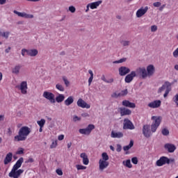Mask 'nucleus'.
Masks as SVG:
<instances>
[{"label":"nucleus","instance_id":"56","mask_svg":"<svg viewBox=\"0 0 178 178\" xmlns=\"http://www.w3.org/2000/svg\"><path fill=\"white\" fill-rule=\"evenodd\" d=\"M81 116L82 118H90V114H88V113H83Z\"/></svg>","mask_w":178,"mask_h":178},{"label":"nucleus","instance_id":"39","mask_svg":"<svg viewBox=\"0 0 178 178\" xmlns=\"http://www.w3.org/2000/svg\"><path fill=\"white\" fill-rule=\"evenodd\" d=\"M119 94H120V97H126V95L129 94V91L127 90V89H125L120 92Z\"/></svg>","mask_w":178,"mask_h":178},{"label":"nucleus","instance_id":"9","mask_svg":"<svg viewBox=\"0 0 178 178\" xmlns=\"http://www.w3.org/2000/svg\"><path fill=\"white\" fill-rule=\"evenodd\" d=\"M136 127L130 120L125 118L123 122V129L124 130H134Z\"/></svg>","mask_w":178,"mask_h":178},{"label":"nucleus","instance_id":"13","mask_svg":"<svg viewBox=\"0 0 178 178\" xmlns=\"http://www.w3.org/2000/svg\"><path fill=\"white\" fill-rule=\"evenodd\" d=\"M162 102L161 100H154L149 103H148V108H151L152 109H156L161 106Z\"/></svg>","mask_w":178,"mask_h":178},{"label":"nucleus","instance_id":"23","mask_svg":"<svg viewBox=\"0 0 178 178\" xmlns=\"http://www.w3.org/2000/svg\"><path fill=\"white\" fill-rule=\"evenodd\" d=\"M123 137V132L112 131L111 134V138H122Z\"/></svg>","mask_w":178,"mask_h":178},{"label":"nucleus","instance_id":"40","mask_svg":"<svg viewBox=\"0 0 178 178\" xmlns=\"http://www.w3.org/2000/svg\"><path fill=\"white\" fill-rule=\"evenodd\" d=\"M16 154L17 155H23V154H24V149H23L22 147L18 148Z\"/></svg>","mask_w":178,"mask_h":178},{"label":"nucleus","instance_id":"22","mask_svg":"<svg viewBox=\"0 0 178 178\" xmlns=\"http://www.w3.org/2000/svg\"><path fill=\"white\" fill-rule=\"evenodd\" d=\"M164 148L167 149L168 152H175L176 151V146L172 143H166L164 146Z\"/></svg>","mask_w":178,"mask_h":178},{"label":"nucleus","instance_id":"54","mask_svg":"<svg viewBox=\"0 0 178 178\" xmlns=\"http://www.w3.org/2000/svg\"><path fill=\"white\" fill-rule=\"evenodd\" d=\"M56 173H57V175H58V176H62V175H63V172L60 169H57L56 170Z\"/></svg>","mask_w":178,"mask_h":178},{"label":"nucleus","instance_id":"17","mask_svg":"<svg viewBox=\"0 0 178 178\" xmlns=\"http://www.w3.org/2000/svg\"><path fill=\"white\" fill-rule=\"evenodd\" d=\"M136 77V71H131L130 74H127L124 78L125 83H131Z\"/></svg>","mask_w":178,"mask_h":178},{"label":"nucleus","instance_id":"59","mask_svg":"<svg viewBox=\"0 0 178 178\" xmlns=\"http://www.w3.org/2000/svg\"><path fill=\"white\" fill-rule=\"evenodd\" d=\"M90 4L88 3V4H87V6H86V9L85 10L86 13H88V12L90 11Z\"/></svg>","mask_w":178,"mask_h":178},{"label":"nucleus","instance_id":"24","mask_svg":"<svg viewBox=\"0 0 178 178\" xmlns=\"http://www.w3.org/2000/svg\"><path fill=\"white\" fill-rule=\"evenodd\" d=\"M81 158L83 159L82 162L83 165H88L90 163V160L88 159V156L86 153H81L80 154Z\"/></svg>","mask_w":178,"mask_h":178},{"label":"nucleus","instance_id":"2","mask_svg":"<svg viewBox=\"0 0 178 178\" xmlns=\"http://www.w3.org/2000/svg\"><path fill=\"white\" fill-rule=\"evenodd\" d=\"M23 162H24V159L23 157H20L15 164L13 165V168L11 169V171L9 172L8 176L9 177L13 178H19L20 177L21 175L24 172V170L19 169V168H22V165L23 164Z\"/></svg>","mask_w":178,"mask_h":178},{"label":"nucleus","instance_id":"18","mask_svg":"<svg viewBox=\"0 0 178 178\" xmlns=\"http://www.w3.org/2000/svg\"><path fill=\"white\" fill-rule=\"evenodd\" d=\"M120 76H126L130 73V68L124 66H122L118 70Z\"/></svg>","mask_w":178,"mask_h":178},{"label":"nucleus","instance_id":"5","mask_svg":"<svg viewBox=\"0 0 178 178\" xmlns=\"http://www.w3.org/2000/svg\"><path fill=\"white\" fill-rule=\"evenodd\" d=\"M21 54L22 56H26V55H27L28 56L35 58V56L38 55V50L36 49H22L21 50Z\"/></svg>","mask_w":178,"mask_h":178},{"label":"nucleus","instance_id":"37","mask_svg":"<svg viewBox=\"0 0 178 178\" xmlns=\"http://www.w3.org/2000/svg\"><path fill=\"white\" fill-rule=\"evenodd\" d=\"M76 168L77 170H86V169H87V167H86L83 165L77 164L76 165Z\"/></svg>","mask_w":178,"mask_h":178},{"label":"nucleus","instance_id":"27","mask_svg":"<svg viewBox=\"0 0 178 178\" xmlns=\"http://www.w3.org/2000/svg\"><path fill=\"white\" fill-rule=\"evenodd\" d=\"M21 69H22V65L20 64H18L13 68L12 73L13 74H19L20 73Z\"/></svg>","mask_w":178,"mask_h":178},{"label":"nucleus","instance_id":"34","mask_svg":"<svg viewBox=\"0 0 178 178\" xmlns=\"http://www.w3.org/2000/svg\"><path fill=\"white\" fill-rule=\"evenodd\" d=\"M9 31H6V32H1L0 37H3V38H6V40H8L9 38Z\"/></svg>","mask_w":178,"mask_h":178},{"label":"nucleus","instance_id":"11","mask_svg":"<svg viewBox=\"0 0 178 178\" xmlns=\"http://www.w3.org/2000/svg\"><path fill=\"white\" fill-rule=\"evenodd\" d=\"M76 105L79 108H83V109H90L91 108V105L87 104V102H86L83 99H79L76 102Z\"/></svg>","mask_w":178,"mask_h":178},{"label":"nucleus","instance_id":"46","mask_svg":"<svg viewBox=\"0 0 178 178\" xmlns=\"http://www.w3.org/2000/svg\"><path fill=\"white\" fill-rule=\"evenodd\" d=\"M68 10L70 12H71V13H74V12H76V8L73 6H70L69 8H68Z\"/></svg>","mask_w":178,"mask_h":178},{"label":"nucleus","instance_id":"10","mask_svg":"<svg viewBox=\"0 0 178 178\" xmlns=\"http://www.w3.org/2000/svg\"><path fill=\"white\" fill-rule=\"evenodd\" d=\"M17 88H18V90H20L21 93L23 94V95H26V94H27V90L29 88V87L27 86V81H24L21 82L19 86H17Z\"/></svg>","mask_w":178,"mask_h":178},{"label":"nucleus","instance_id":"41","mask_svg":"<svg viewBox=\"0 0 178 178\" xmlns=\"http://www.w3.org/2000/svg\"><path fill=\"white\" fill-rule=\"evenodd\" d=\"M63 80L66 87H69V86L70 85V82L69 81V80H67V78H66V76H63Z\"/></svg>","mask_w":178,"mask_h":178},{"label":"nucleus","instance_id":"38","mask_svg":"<svg viewBox=\"0 0 178 178\" xmlns=\"http://www.w3.org/2000/svg\"><path fill=\"white\" fill-rule=\"evenodd\" d=\"M56 88L57 90H58V91H61L62 92H63V91H65V88L63 87V86L58 83L56 85Z\"/></svg>","mask_w":178,"mask_h":178},{"label":"nucleus","instance_id":"14","mask_svg":"<svg viewBox=\"0 0 178 178\" xmlns=\"http://www.w3.org/2000/svg\"><path fill=\"white\" fill-rule=\"evenodd\" d=\"M147 12H148V6L141 7L136 11V17H143Z\"/></svg>","mask_w":178,"mask_h":178},{"label":"nucleus","instance_id":"12","mask_svg":"<svg viewBox=\"0 0 178 178\" xmlns=\"http://www.w3.org/2000/svg\"><path fill=\"white\" fill-rule=\"evenodd\" d=\"M13 13H15V15H17V16H19V17H24V19H33L34 18V15L33 14H27L24 12L20 13L16 10H15L13 11Z\"/></svg>","mask_w":178,"mask_h":178},{"label":"nucleus","instance_id":"45","mask_svg":"<svg viewBox=\"0 0 178 178\" xmlns=\"http://www.w3.org/2000/svg\"><path fill=\"white\" fill-rule=\"evenodd\" d=\"M111 97H112V98H119V97H120V95L119 92H113V93L111 95Z\"/></svg>","mask_w":178,"mask_h":178},{"label":"nucleus","instance_id":"7","mask_svg":"<svg viewBox=\"0 0 178 178\" xmlns=\"http://www.w3.org/2000/svg\"><path fill=\"white\" fill-rule=\"evenodd\" d=\"M136 77H141V79H147V69L145 67H140L135 71Z\"/></svg>","mask_w":178,"mask_h":178},{"label":"nucleus","instance_id":"3","mask_svg":"<svg viewBox=\"0 0 178 178\" xmlns=\"http://www.w3.org/2000/svg\"><path fill=\"white\" fill-rule=\"evenodd\" d=\"M30 133H31V129L30 127L27 126L22 127L18 131V134L14 137V141H26Z\"/></svg>","mask_w":178,"mask_h":178},{"label":"nucleus","instance_id":"6","mask_svg":"<svg viewBox=\"0 0 178 178\" xmlns=\"http://www.w3.org/2000/svg\"><path fill=\"white\" fill-rule=\"evenodd\" d=\"M94 129H95V125L90 124L89 125H88L86 128L79 129V132L80 133V134L90 136V134H91V132L92 131V130H94Z\"/></svg>","mask_w":178,"mask_h":178},{"label":"nucleus","instance_id":"47","mask_svg":"<svg viewBox=\"0 0 178 178\" xmlns=\"http://www.w3.org/2000/svg\"><path fill=\"white\" fill-rule=\"evenodd\" d=\"M131 162L134 165H137V163H138V159H137V157H134L131 159Z\"/></svg>","mask_w":178,"mask_h":178},{"label":"nucleus","instance_id":"21","mask_svg":"<svg viewBox=\"0 0 178 178\" xmlns=\"http://www.w3.org/2000/svg\"><path fill=\"white\" fill-rule=\"evenodd\" d=\"M122 106H125L126 108H132L133 109L136 108V104L131 102L129 100H124L122 102Z\"/></svg>","mask_w":178,"mask_h":178},{"label":"nucleus","instance_id":"44","mask_svg":"<svg viewBox=\"0 0 178 178\" xmlns=\"http://www.w3.org/2000/svg\"><path fill=\"white\" fill-rule=\"evenodd\" d=\"M123 62H126V58H121L118 60H115V61L113 62V63H114V64L123 63Z\"/></svg>","mask_w":178,"mask_h":178},{"label":"nucleus","instance_id":"16","mask_svg":"<svg viewBox=\"0 0 178 178\" xmlns=\"http://www.w3.org/2000/svg\"><path fill=\"white\" fill-rule=\"evenodd\" d=\"M147 77H151L155 74V66L154 65H149L146 68Z\"/></svg>","mask_w":178,"mask_h":178},{"label":"nucleus","instance_id":"51","mask_svg":"<svg viewBox=\"0 0 178 178\" xmlns=\"http://www.w3.org/2000/svg\"><path fill=\"white\" fill-rule=\"evenodd\" d=\"M175 159H169L167 157V165L175 163Z\"/></svg>","mask_w":178,"mask_h":178},{"label":"nucleus","instance_id":"32","mask_svg":"<svg viewBox=\"0 0 178 178\" xmlns=\"http://www.w3.org/2000/svg\"><path fill=\"white\" fill-rule=\"evenodd\" d=\"M88 73L89 74H90V78L88 79V86H91V83H92V80L94 79V72H92V70H89Z\"/></svg>","mask_w":178,"mask_h":178},{"label":"nucleus","instance_id":"63","mask_svg":"<svg viewBox=\"0 0 178 178\" xmlns=\"http://www.w3.org/2000/svg\"><path fill=\"white\" fill-rule=\"evenodd\" d=\"M6 3V0H0V5H5Z\"/></svg>","mask_w":178,"mask_h":178},{"label":"nucleus","instance_id":"33","mask_svg":"<svg viewBox=\"0 0 178 178\" xmlns=\"http://www.w3.org/2000/svg\"><path fill=\"white\" fill-rule=\"evenodd\" d=\"M99 161H105L106 162H108V161H109V156H108V153L103 152L102 154V159H100Z\"/></svg>","mask_w":178,"mask_h":178},{"label":"nucleus","instance_id":"64","mask_svg":"<svg viewBox=\"0 0 178 178\" xmlns=\"http://www.w3.org/2000/svg\"><path fill=\"white\" fill-rule=\"evenodd\" d=\"M174 69L178 72V64L174 66Z\"/></svg>","mask_w":178,"mask_h":178},{"label":"nucleus","instance_id":"29","mask_svg":"<svg viewBox=\"0 0 178 178\" xmlns=\"http://www.w3.org/2000/svg\"><path fill=\"white\" fill-rule=\"evenodd\" d=\"M55 101H56V102H58V104H60V102H63V101H65V95L58 94L56 96Z\"/></svg>","mask_w":178,"mask_h":178},{"label":"nucleus","instance_id":"60","mask_svg":"<svg viewBox=\"0 0 178 178\" xmlns=\"http://www.w3.org/2000/svg\"><path fill=\"white\" fill-rule=\"evenodd\" d=\"M5 120V115H0V122H3Z\"/></svg>","mask_w":178,"mask_h":178},{"label":"nucleus","instance_id":"4","mask_svg":"<svg viewBox=\"0 0 178 178\" xmlns=\"http://www.w3.org/2000/svg\"><path fill=\"white\" fill-rule=\"evenodd\" d=\"M163 91H165V93L163 94V97L166 98V97L169 95V92L172 91V83H170V82L165 81L164 84H163L162 86L158 89L157 92L159 94H162Z\"/></svg>","mask_w":178,"mask_h":178},{"label":"nucleus","instance_id":"52","mask_svg":"<svg viewBox=\"0 0 178 178\" xmlns=\"http://www.w3.org/2000/svg\"><path fill=\"white\" fill-rule=\"evenodd\" d=\"M161 5H162V3L159 1L154 2L153 3V6H154V8H159L161 6Z\"/></svg>","mask_w":178,"mask_h":178},{"label":"nucleus","instance_id":"20","mask_svg":"<svg viewBox=\"0 0 178 178\" xmlns=\"http://www.w3.org/2000/svg\"><path fill=\"white\" fill-rule=\"evenodd\" d=\"M168 164L167 157L166 156H161L159 160L156 161V166H163V165Z\"/></svg>","mask_w":178,"mask_h":178},{"label":"nucleus","instance_id":"35","mask_svg":"<svg viewBox=\"0 0 178 178\" xmlns=\"http://www.w3.org/2000/svg\"><path fill=\"white\" fill-rule=\"evenodd\" d=\"M120 44L122 47H129L131 44L130 40H121Z\"/></svg>","mask_w":178,"mask_h":178},{"label":"nucleus","instance_id":"28","mask_svg":"<svg viewBox=\"0 0 178 178\" xmlns=\"http://www.w3.org/2000/svg\"><path fill=\"white\" fill-rule=\"evenodd\" d=\"M73 102H74V99L73 98V97L70 96L65 100L64 104L65 105H66V106H69L72 105Z\"/></svg>","mask_w":178,"mask_h":178},{"label":"nucleus","instance_id":"30","mask_svg":"<svg viewBox=\"0 0 178 178\" xmlns=\"http://www.w3.org/2000/svg\"><path fill=\"white\" fill-rule=\"evenodd\" d=\"M122 165H124V166H126V168H129V169H131V168H133V165H131V161H130V159L124 161L122 162Z\"/></svg>","mask_w":178,"mask_h":178},{"label":"nucleus","instance_id":"1","mask_svg":"<svg viewBox=\"0 0 178 178\" xmlns=\"http://www.w3.org/2000/svg\"><path fill=\"white\" fill-rule=\"evenodd\" d=\"M151 119L152 120L151 129L149 125L148 124H145L143 127V134L145 137H146V138H149V137L152 136V134L151 133H155L162 122V117L161 116L153 115L152 116Z\"/></svg>","mask_w":178,"mask_h":178},{"label":"nucleus","instance_id":"19","mask_svg":"<svg viewBox=\"0 0 178 178\" xmlns=\"http://www.w3.org/2000/svg\"><path fill=\"white\" fill-rule=\"evenodd\" d=\"M120 116H128L131 115V111L126 107H121L119 108Z\"/></svg>","mask_w":178,"mask_h":178},{"label":"nucleus","instance_id":"8","mask_svg":"<svg viewBox=\"0 0 178 178\" xmlns=\"http://www.w3.org/2000/svg\"><path fill=\"white\" fill-rule=\"evenodd\" d=\"M42 97L49 101L50 104H55V95L49 91H44L42 94Z\"/></svg>","mask_w":178,"mask_h":178},{"label":"nucleus","instance_id":"26","mask_svg":"<svg viewBox=\"0 0 178 178\" xmlns=\"http://www.w3.org/2000/svg\"><path fill=\"white\" fill-rule=\"evenodd\" d=\"M101 3H102V1L99 0L97 1L92 2V3H90L89 6H90V9L94 10V9H97L98 8V6H99V5H101Z\"/></svg>","mask_w":178,"mask_h":178},{"label":"nucleus","instance_id":"42","mask_svg":"<svg viewBox=\"0 0 178 178\" xmlns=\"http://www.w3.org/2000/svg\"><path fill=\"white\" fill-rule=\"evenodd\" d=\"M161 133L163 136H169V130L166 128L163 129Z\"/></svg>","mask_w":178,"mask_h":178},{"label":"nucleus","instance_id":"48","mask_svg":"<svg viewBox=\"0 0 178 178\" xmlns=\"http://www.w3.org/2000/svg\"><path fill=\"white\" fill-rule=\"evenodd\" d=\"M80 120H81V118H79L77 115L73 116V122H80Z\"/></svg>","mask_w":178,"mask_h":178},{"label":"nucleus","instance_id":"58","mask_svg":"<svg viewBox=\"0 0 178 178\" xmlns=\"http://www.w3.org/2000/svg\"><path fill=\"white\" fill-rule=\"evenodd\" d=\"M106 83H107L108 84H111V83H113V78L106 79Z\"/></svg>","mask_w":178,"mask_h":178},{"label":"nucleus","instance_id":"49","mask_svg":"<svg viewBox=\"0 0 178 178\" xmlns=\"http://www.w3.org/2000/svg\"><path fill=\"white\" fill-rule=\"evenodd\" d=\"M12 134H13V130H12L11 128H8L7 129V136H12Z\"/></svg>","mask_w":178,"mask_h":178},{"label":"nucleus","instance_id":"61","mask_svg":"<svg viewBox=\"0 0 178 178\" xmlns=\"http://www.w3.org/2000/svg\"><path fill=\"white\" fill-rule=\"evenodd\" d=\"M166 6V4H163V6H161L160 8H159V10L161 12H162L163 10V9H165V7Z\"/></svg>","mask_w":178,"mask_h":178},{"label":"nucleus","instance_id":"55","mask_svg":"<svg viewBox=\"0 0 178 178\" xmlns=\"http://www.w3.org/2000/svg\"><path fill=\"white\" fill-rule=\"evenodd\" d=\"M117 152H120L122 151V145H117V149H116Z\"/></svg>","mask_w":178,"mask_h":178},{"label":"nucleus","instance_id":"25","mask_svg":"<svg viewBox=\"0 0 178 178\" xmlns=\"http://www.w3.org/2000/svg\"><path fill=\"white\" fill-rule=\"evenodd\" d=\"M13 156V154L12 152H9L6 154V158L4 159V165H8L10 162H12V158Z\"/></svg>","mask_w":178,"mask_h":178},{"label":"nucleus","instance_id":"36","mask_svg":"<svg viewBox=\"0 0 178 178\" xmlns=\"http://www.w3.org/2000/svg\"><path fill=\"white\" fill-rule=\"evenodd\" d=\"M45 120L42 118L40 120L37 121V123L40 127H44L45 126Z\"/></svg>","mask_w":178,"mask_h":178},{"label":"nucleus","instance_id":"53","mask_svg":"<svg viewBox=\"0 0 178 178\" xmlns=\"http://www.w3.org/2000/svg\"><path fill=\"white\" fill-rule=\"evenodd\" d=\"M156 30H158V26H156V25H153L151 26V31H152L153 33H154V31H156Z\"/></svg>","mask_w":178,"mask_h":178},{"label":"nucleus","instance_id":"57","mask_svg":"<svg viewBox=\"0 0 178 178\" xmlns=\"http://www.w3.org/2000/svg\"><path fill=\"white\" fill-rule=\"evenodd\" d=\"M65 138V135H59L58 137V140L59 141H62V140H63Z\"/></svg>","mask_w":178,"mask_h":178},{"label":"nucleus","instance_id":"50","mask_svg":"<svg viewBox=\"0 0 178 178\" xmlns=\"http://www.w3.org/2000/svg\"><path fill=\"white\" fill-rule=\"evenodd\" d=\"M58 145V143L56 141L52 142L51 145H50V148L52 149L53 148H56Z\"/></svg>","mask_w":178,"mask_h":178},{"label":"nucleus","instance_id":"31","mask_svg":"<svg viewBox=\"0 0 178 178\" xmlns=\"http://www.w3.org/2000/svg\"><path fill=\"white\" fill-rule=\"evenodd\" d=\"M134 145V141L133 140H131L128 145L123 147V149L124 151H129V149H130Z\"/></svg>","mask_w":178,"mask_h":178},{"label":"nucleus","instance_id":"62","mask_svg":"<svg viewBox=\"0 0 178 178\" xmlns=\"http://www.w3.org/2000/svg\"><path fill=\"white\" fill-rule=\"evenodd\" d=\"M10 49H12L10 47H9L8 49H5L6 54H9V52H10Z\"/></svg>","mask_w":178,"mask_h":178},{"label":"nucleus","instance_id":"15","mask_svg":"<svg viewBox=\"0 0 178 178\" xmlns=\"http://www.w3.org/2000/svg\"><path fill=\"white\" fill-rule=\"evenodd\" d=\"M109 166V161H105L104 160L99 161V170L102 172L105 170Z\"/></svg>","mask_w":178,"mask_h":178},{"label":"nucleus","instance_id":"43","mask_svg":"<svg viewBox=\"0 0 178 178\" xmlns=\"http://www.w3.org/2000/svg\"><path fill=\"white\" fill-rule=\"evenodd\" d=\"M173 102L178 106V94L175 95L172 98Z\"/></svg>","mask_w":178,"mask_h":178}]
</instances>
